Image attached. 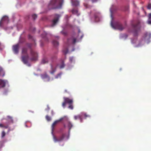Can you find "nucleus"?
Listing matches in <instances>:
<instances>
[{"instance_id": "obj_45", "label": "nucleus", "mask_w": 151, "mask_h": 151, "mask_svg": "<svg viewBox=\"0 0 151 151\" xmlns=\"http://www.w3.org/2000/svg\"><path fill=\"white\" fill-rule=\"evenodd\" d=\"M111 25H112V26L113 27H114L113 25H112V24H111Z\"/></svg>"}, {"instance_id": "obj_16", "label": "nucleus", "mask_w": 151, "mask_h": 151, "mask_svg": "<svg viewBox=\"0 0 151 151\" xmlns=\"http://www.w3.org/2000/svg\"><path fill=\"white\" fill-rule=\"evenodd\" d=\"M72 12L73 14H76L77 16L79 15L78 13V10L77 9H73L72 10Z\"/></svg>"}, {"instance_id": "obj_19", "label": "nucleus", "mask_w": 151, "mask_h": 151, "mask_svg": "<svg viewBox=\"0 0 151 151\" xmlns=\"http://www.w3.org/2000/svg\"><path fill=\"white\" fill-rule=\"evenodd\" d=\"M48 62V59L47 58H44L42 60V63L43 64H45Z\"/></svg>"}, {"instance_id": "obj_7", "label": "nucleus", "mask_w": 151, "mask_h": 151, "mask_svg": "<svg viewBox=\"0 0 151 151\" xmlns=\"http://www.w3.org/2000/svg\"><path fill=\"white\" fill-rule=\"evenodd\" d=\"M9 19L8 17L6 16H4L2 18L0 22V27H1L3 23L5 22L7 23L9 22Z\"/></svg>"}, {"instance_id": "obj_11", "label": "nucleus", "mask_w": 151, "mask_h": 151, "mask_svg": "<svg viewBox=\"0 0 151 151\" xmlns=\"http://www.w3.org/2000/svg\"><path fill=\"white\" fill-rule=\"evenodd\" d=\"M83 114L82 113H81V114L78 115H75L74 117V119L76 120L78 119H79L80 120V122H82L83 121L82 117L83 116Z\"/></svg>"}, {"instance_id": "obj_12", "label": "nucleus", "mask_w": 151, "mask_h": 151, "mask_svg": "<svg viewBox=\"0 0 151 151\" xmlns=\"http://www.w3.org/2000/svg\"><path fill=\"white\" fill-rule=\"evenodd\" d=\"M63 119V118H61L59 120H56L52 124V133L53 134V129L54 127L56 125V124L58 123V122H59L60 121L62 120Z\"/></svg>"}, {"instance_id": "obj_27", "label": "nucleus", "mask_w": 151, "mask_h": 151, "mask_svg": "<svg viewBox=\"0 0 151 151\" xmlns=\"http://www.w3.org/2000/svg\"><path fill=\"white\" fill-rule=\"evenodd\" d=\"M51 70H52L50 71V73L51 74H53L54 73H55V69H54L52 67V66H51Z\"/></svg>"}, {"instance_id": "obj_33", "label": "nucleus", "mask_w": 151, "mask_h": 151, "mask_svg": "<svg viewBox=\"0 0 151 151\" xmlns=\"http://www.w3.org/2000/svg\"><path fill=\"white\" fill-rule=\"evenodd\" d=\"M147 8L148 9H151V4H148L147 6Z\"/></svg>"}, {"instance_id": "obj_14", "label": "nucleus", "mask_w": 151, "mask_h": 151, "mask_svg": "<svg viewBox=\"0 0 151 151\" xmlns=\"http://www.w3.org/2000/svg\"><path fill=\"white\" fill-rule=\"evenodd\" d=\"M41 77L43 79H47V81H49L50 80V77L46 73L41 75Z\"/></svg>"}, {"instance_id": "obj_23", "label": "nucleus", "mask_w": 151, "mask_h": 151, "mask_svg": "<svg viewBox=\"0 0 151 151\" xmlns=\"http://www.w3.org/2000/svg\"><path fill=\"white\" fill-rule=\"evenodd\" d=\"M82 113L83 114V116H84L85 118L90 117V115L87 114L86 113Z\"/></svg>"}, {"instance_id": "obj_10", "label": "nucleus", "mask_w": 151, "mask_h": 151, "mask_svg": "<svg viewBox=\"0 0 151 151\" xmlns=\"http://www.w3.org/2000/svg\"><path fill=\"white\" fill-rule=\"evenodd\" d=\"M76 39L73 37H71L70 38L68 39L67 40V43L68 44H70L72 43L75 44L76 42Z\"/></svg>"}, {"instance_id": "obj_42", "label": "nucleus", "mask_w": 151, "mask_h": 151, "mask_svg": "<svg viewBox=\"0 0 151 151\" xmlns=\"http://www.w3.org/2000/svg\"><path fill=\"white\" fill-rule=\"evenodd\" d=\"M2 71V69L0 67V72Z\"/></svg>"}, {"instance_id": "obj_20", "label": "nucleus", "mask_w": 151, "mask_h": 151, "mask_svg": "<svg viewBox=\"0 0 151 151\" xmlns=\"http://www.w3.org/2000/svg\"><path fill=\"white\" fill-rule=\"evenodd\" d=\"M0 127L7 129L8 128L9 126L8 125H4V124H0Z\"/></svg>"}, {"instance_id": "obj_36", "label": "nucleus", "mask_w": 151, "mask_h": 151, "mask_svg": "<svg viewBox=\"0 0 151 151\" xmlns=\"http://www.w3.org/2000/svg\"><path fill=\"white\" fill-rule=\"evenodd\" d=\"M147 22L148 24H151V19H148Z\"/></svg>"}, {"instance_id": "obj_4", "label": "nucleus", "mask_w": 151, "mask_h": 151, "mask_svg": "<svg viewBox=\"0 0 151 151\" xmlns=\"http://www.w3.org/2000/svg\"><path fill=\"white\" fill-rule=\"evenodd\" d=\"M65 134H63L61 135L58 138L53 134V140L55 142H60L62 141L65 138Z\"/></svg>"}, {"instance_id": "obj_6", "label": "nucleus", "mask_w": 151, "mask_h": 151, "mask_svg": "<svg viewBox=\"0 0 151 151\" xmlns=\"http://www.w3.org/2000/svg\"><path fill=\"white\" fill-rule=\"evenodd\" d=\"M59 17L60 16L58 14H55V15L54 19L52 21L51 27H53L56 24L59 20Z\"/></svg>"}, {"instance_id": "obj_39", "label": "nucleus", "mask_w": 151, "mask_h": 151, "mask_svg": "<svg viewBox=\"0 0 151 151\" xmlns=\"http://www.w3.org/2000/svg\"><path fill=\"white\" fill-rule=\"evenodd\" d=\"M64 52L65 53V54H67L68 52V50H66V51H64Z\"/></svg>"}, {"instance_id": "obj_44", "label": "nucleus", "mask_w": 151, "mask_h": 151, "mask_svg": "<svg viewBox=\"0 0 151 151\" xmlns=\"http://www.w3.org/2000/svg\"><path fill=\"white\" fill-rule=\"evenodd\" d=\"M63 34H64V35H65V34H66V33H65L64 32H63Z\"/></svg>"}, {"instance_id": "obj_40", "label": "nucleus", "mask_w": 151, "mask_h": 151, "mask_svg": "<svg viewBox=\"0 0 151 151\" xmlns=\"http://www.w3.org/2000/svg\"><path fill=\"white\" fill-rule=\"evenodd\" d=\"M84 5L86 8L88 7L87 4H84Z\"/></svg>"}, {"instance_id": "obj_18", "label": "nucleus", "mask_w": 151, "mask_h": 151, "mask_svg": "<svg viewBox=\"0 0 151 151\" xmlns=\"http://www.w3.org/2000/svg\"><path fill=\"white\" fill-rule=\"evenodd\" d=\"M73 125V124L71 123L70 122H68V126L69 128V131H70V130L71 128L72 127Z\"/></svg>"}, {"instance_id": "obj_34", "label": "nucleus", "mask_w": 151, "mask_h": 151, "mask_svg": "<svg viewBox=\"0 0 151 151\" xmlns=\"http://www.w3.org/2000/svg\"><path fill=\"white\" fill-rule=\"evenodd\" d=\"M70 61L71 62H72L73 60V57H70L69 58Z\"/></svg>"}, {"instance_id": "obj_17", "label": "nucleus", "mask_w": 151, "mask_h": 151, "mask_svg": "<svg viewBox=\"0 0 151 151\" xmlns=\"http://www.w3.org/2000/svg\"><path fill=\"white\" fill-rule=\"evenodd\" d=\"M52 43L53 45L55 46H57L59 45L58 42L57 41L55 40H53L52 42Z\"/></svg>"}, {"instance_id": "obj_21", "label": "nucleus", "mask_w": 151, "mask_h": 151, "mask_svg": "<svg viewBox=\"0 0 151 151\" xmlns=\"http://www.w3.org/2000/svg\"><path fill=\"white\" fill-rule=\"evenodd\" d=\"M7 117L9 121L12 122V123H13V119L12 118L11 116H7Z\"/></svg>"}, {"instance_id": "obj_28", "label": "nucleus", "mask_w": 151, "mask_h": 151, "mask_svg": "<svg viewBox=\"0 0 151 151\" xmlns=\"http://www.w3.org/2000/svg\"><path fill=\"white\" fill-rule=\"evenodd\" d=\"M46 119H47V120L48 121H50L51 120V117L50 116H49L48 115L46 116Z\"/></svg>"}, {"instance_id": "obj_29", "label": "nucleus", "mask_w": 151, "mask_h": 151, "mask_svg": "<svg viewBox=\"0 0 151 151\" xmlns=\"http://www.w3.org/2000/svg\"><path fill=\"white\" fill-rule=\"evenodd\" d=\"M28 37L29 39H32L34 41V42L35 43V40L32 36L30 35H29L28 36Z\"/></svg>"}, {"instance_id": "obj_47", "label": "nucleus", "mask_w": 151, "mask_h": 151, "mask_svg": "<svg viewBox=\"0 0 151 151\" xmlns=\"http://www.w3.org/2000/svg\"><path fill=\"white\" fill-rule=\"evenodd\" d=\"M26 127H27V126L26 125Z\"/></svg>"}, {"instance_id": "obj_30", "label": "nucleus", "mask_w": 151, "mask_h": 151, "mask_svg": "<svg viewBox=\"0 0 151 151\" xmlns=\"http://www.w3.org/2000/svg\"><path fill=\"white\" fill-rule=\"evenodd\" d=\"M62 73L61 72L59 73H58V75H57L55 77V78H58L59 77H60L61 75L62 74Z\"/></svg>"}, {"instance_id": "obj_8", "label": "nucleus", "mask_w": 151, "mask_h": 151, "mask_svg": "<svg viewBox=\"0 0 151 151\" xmlns=\"http://www.w3.org/2000/svg\"><path fill=\"white\" fill-rule=\"evenodd\" d=\"M19 45L18 44L14 45L12 47V50L16 54H17L19 52Z\"/></svg>"}, {"instance_id": "obj_2", "label": "nucleus", "mask_w": 151, "mask_h": 151, "mask_svg": "<svg viewBox=\"0 0 151 151\" xmlns=\"http://www.w3.org/2000/svg\"><path fill=\"white\" fill-rule=\"evenodd\" d=\"M58 3L57 0H52L49 4V6H51V8L53 9L55 8H61L63 3V0H58Z\"/></svg>"}, {"instance_id": "obj_43", "label": "nucleus", "mask_w": 151, "mask_h": 151, "mask_svg": "<svg viewBox=\"0 0 151 151\" xmlns=\"http://www.w3.org/2000/svg\"><path fill=\"white\" fill-rule=\"evenodd\" d=\"M56 38H58V39L59 38V37L58 36L56 37Z\"/></svg>"}, {"instance_id": "obj_37", "label": "nucleus", "mask_w": 151, "mask_h": 151, "mask_svg": "<svg viewBox=\"0 0 151 151\" xmlns=\"http://www.w3.org/2000/svg\"><path fill=\"white\" fill-rule=\"evenodd\" d=\"M95 20L96 21H98L99 20V18L98 17H97L96 16L95 17Z\"/></svg>"}, {"instance_id": "obj_5", "label": "nucleus", "mask_w": 151, "mask_h": 151, "mask_svg": "<svg viewBox=\"0 0 151 151\" xmlns=\"http://www.w3.org/2000/svg\"><path fill=\"white\" fill-rule=\"evenodd\" d=\"M133 27L135 29L134 31V35L137 36L138 34V31L140 28V22H137L136 25H133Z\"/></svg>"}, {"instance_id": "obj_38", "label": "nucleus", "mask_w": 151, "mask_h": 151, "mask_svg": "<svg viewBox=\"0 0 151 151\" xmlns=\"http://www.w3.org/2000/svg\"><path fill=\"white\" fill-rule=\"evenodd\" d=\"M91 0L93 2H96L97 1V0Z\"/></svg>"}, {"instance_id": "obj_26", "label": "nucleus", "mask_w": 151, "mask_h": 151, "mask_svg": "<svg viewBox=\"0 0 151 151\" xmlns=\"http://www.w3.org/2000/svg\"><path fill=\"white\" fill-rule=\"evenodd\" d=\"M65 65L64 64L63 61H62V63L60 66V68L62 69L64 68L65 67Z\"/></svg>"}, {"instance_id": "obj_9", "label": "nucleus", "mask_w": 151, "mask_h": 151, "mask_svg": "<svg viewBox=\"0 0 151 151\" xmlns=\"http://www.w3.org/2000/svg\"><path fill=\"white\" fill-rule=\"evenodd\" d=\"M115 29H117L120 30L122 31L124 29V27L122 26L121 23L118 22L115 24Z\"/></svg>"}, {"instance_id": "obj_22", "label": "nucleus", "mask_w": 151, "mask_h": 151, "mask_svg": "<svg viewBox=\"0 0 151 151\" xmlns=\"http://www.w3.org/2000/svg\"><path fill=\"white\" fill-rule=\"evenodd\" d=\"M145 37H147L148 38H150V37H151V34L150 33H148L147 32L145 34Z\"/></svg>"}, {"instance_id": "obj_31", "label": "nucleus", "mask_w": 151, "mask_h": 151, "mask_svg": "<svg viewBox=\"0 0 151 151\" xmlns=\"http://www.w3.org/2000/svg\"><path fill=\"white\" fill-rule=\"evenodd\" d=\"M6 134L4 131H3L1 133V137H4L5 135Z\"/></svg>"}, {"instance_id": "obj_41", "label": "nucleus", "mask_w": 151, "mask_h": 151, "mask_svg": "<svg viewBox=\"0 0 151 151\" xmlns=\"http://www.w3.org/2000/svg\"><path fill=\"white\" fill-rule=\"evenodd\" d=\"M47 110H49V109H50V107L48 106H47Z\"/></svg>"}, {"instance_id": "obj_1", "label": "nucleus", "mask_w": 151, "mask_h": 151, "mask_svg": "<svg viewBox=\"0 0 151 151\" xmlns=\"http://www.w3.org/2000/svg\"><path fill=\"white\" fill-rule=\"evenodd\" d=\"M28 47L30 49V58L29 60L31 61H35L37 60L38 55L37 53L31 48L32 45L28 44L27 45ZM28 48L26 47H24L22 49V53L24 55L22 56V61L24 64L28 63L29 56L27 54Z\"/></svg>"}, {"instance_id": "obj_15", "label": "nucleus", "mask_w": 151, "mask_h": 151, "mask_svg": "<svg viewBox=\"0 0 151 151\" xmlns=\"http://www.w3.org/2000/svg\"><path fill=\"white\" fill-rule=\"evenodd\" d=\"M72 4L73 6H77L79 5V2L77 1H74L72 2Z\"/></svg>"}, {"instance_id": "obj_35", "label": "nucleus", "mask_w": 151, "mask_h": 151, "mask_svg": "<svg viewBox=\"0 0 151 151\" xmlns=\"http://www.w3.org/2000/svg\"><path fill=\"white\" fill-rule=\"evenodd\" d=\"M149 19H151V13H150L149 14Z\"/></svg>"}, {"instance_id": "obj_25", "label": "nucleus", "mask_w": 151, "mask_h": 151, "mask_svg": "<svg viewBox=\"0 0 151 151\" xmlns=\"http://www.w3.org/2000/svg\"><path fill=\"white\" fill-rule=\"evenodd\" d=\"M69 106L68 107V108L71 109H72V110L73 109V103L70 104H69Z\"/></svg>"}, {"instance_id": "obj_13", "label": "nucleus", "mask_w": 151, "mask_h": 151, "mask_svg": "<svg viewBox=\"0 0 151 151\" xmlns=\"http://www.w3.org/2000/svg\"><path fill=\"white\" fill-rule=\"evenodd\" d=\"M7 82L6 81L0 79V88L5 87Z\"/></svg>"}, {"instance_id": "obj_48", "label": "nucleus", "mask_w": 151, "mask_h": 151, "mask_svg": "<svg viewBox=\"0 0 151 151\" xmlns=\"http://www.w3.org/2000/svg\"><path fill=\"white\" fill-rule=\"evenodd\" d=\"M83 35H82V36H81V37H83Z\"/></svg>"}, {"instance_id": "obj_3", "label": "nucleus", "mask_w": 151, "mask_h": 151, "mask_svg": "<svg viewBox=\"0 0 151 151\" xmlns=\"http://www.w3.org/2000/svg\"><path fill=\"white\" fill-rule=\"evenodd\" d=\"M64 101L62 104V106L63 108H65V106L66 104H69L73 103V101L72 99H70L69 98L64 97Z\"/></svg>"}, {"instance_id": "obj_32", "label": "nucleus", "mask_w": 151, "mask_h": 151, "mask_svg": "<svg viewBox=\"0 0 151 151\" xmlns=\"http://www.w3.org/2000/svg\"><path fill=\"white\" fill-rule=\"evenodd\" d=\"M32 17L34 20H35L37 18V15L36 14H34L32 15Z\"/></svg>"}, {"instance_id": "obj_46", "label": "nucleus", "mask_w": 151, "mask_h": 151, "mask_svg": "<svg viewBox=\"0 0 151 151\" xmlns=\"http://www.w3.org/2000/svg\"><path fill=\"white\" fill-rule=\"evenodd\" d=\"M65 91L66 92H67V91H66V90H65Z\"/></svg>"}, {"instance_id": "obj_24", "label": "nucleus", "mask_w": 151, "mask_h": 151, "mask_svg": "<svg viewBox=\"0 0 151 151\" xmlns=\"http://www.w3.org/2000/svg\"><path fill=\"white\" fill-rule=\"evenodd\" d=\"M46 34L45 33H44V36H43L42 35V38H45V40L47 41H48V39L46 37Z\"/></svg>"}]
</instances>
